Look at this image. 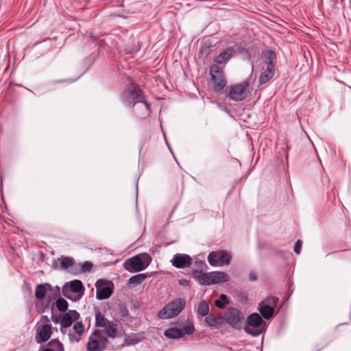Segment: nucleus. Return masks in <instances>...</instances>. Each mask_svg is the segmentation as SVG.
<instances>
[{
  "mask_svg": "<svg viewBox=\"0 0 351 351\" xmlns=\"http://www.w3.org/2000/svg\"><path fill=\"white\" fill-rule=\"evenodd\" d=\"M130 84L125 86L120 95V99L123 105L134 108L136 104L144 101L145 92L140 86L130 77Z\"/></svg>",
  "mask_w": 351,
  "mask_h": 351,
  "instance_id": "obj_1",
  "label": "nucleus"
},
{
  "mask_svg": "<svg viewBox=\"0 0 351 351\" xmlns=\"http://www.w3.org/2000/svg\"><path fill=\"white\" fill-rule=\"evenodd\" d=\"M152 257L147 253H141L128 258L123 263V267L130 273L138 272L146 269L152 262Z\"/></svg>",
  "mask_w": 351,
  "mask_h": 351,
  "instance_id": "obj_2",
  "label": "nucleus"
},
{
  "mask_svg": "<svg viewBox=\"0 0 351 351\" xmlns=\"http://www.w3.org/2000/svg\"><path fill=\"white\" fill-rule=\"evenodd\" d=\"M186 306V300L184 298H176L166 304L158 313L160 319L171 318L177 316Z\"/></svg>",
  "mask_w": 351,
  "mask_h": 351,
  "instance_id": "obj_3",
  "label": "nucleus"
},
{
  "mask_svg": "<svg viewBox=\"0 0 351 351\" xmlns=\"http://www.w3.org/2000/svg\"><path fill=\"white\" fill-rule=\"evenodd\" d=\"M224 324L226 322L232 328L240 330L244 322V315L241 311L234 307H230L224 313Z\"/></svg>",
  "mask_w": 351,
  "mask_h": 351,
  "instance_id": "obj_4",
  "label": "nucleus"
},
{
  "mask_svg": "<svg viewBox=\"0 0 351 351\" xmlns=\"http://www.w3.org/2000/svg\"><path fill=\"white\" fill-rule=\"evenodd\" d=\"M210 73L214 91L221 92L227 84L222 68L217 64H213L210 66Z\"/></svg>",
  "mask_w": 351,
  "mask_h": 351,
  "instance_id": "obj_5",
  "label": "nucleus"
},
{
  "mask_svg": "<svg viewBox=\"0 0 351 351\" xmlns=\"http://www.w3.org/2000/svg\"><path fill=\"white\" fill-rule=\"evenodd\" d=\"M96 298L99 300H103L109 298L114 291V284L110 280L104 279L98 280L95 283Z\"/></svg>",
  "mask_w": 351,
  "mask_h": 351,
  "instance_id": "obj_6",
  "label": "nucleus"
},
{
  "mask_svg": "<svg viewBox=\"0 0 351 351\" xmlns=\"http://www.w3.org/2000/svg\"><path fill=\"white\" fill-rule=\"evenodd\" d=\"M250 86L249 81L245 80L240 84L230 86L228 97L230 99L241 101L247 97V88Z\"/></svg>",
  "mask_w": 351,
  "mask_h": 351,
  "instance_id": "obj_7",
  "label": "nucleus"
},
{
  "mask_svg": "<svg viewBox=\"0 0 351 351\" xmlns=\"http://www.w3.org/2000/svg\"><path fill=\"white\" fill-rule=\"evenodd\" d=\"M262 325H265V322L258 313L250 314L247 319V325L244 327L245 331L252 336L256 337L261 334V331L258 329L253 330L250 328H258Z\"/></svg>",
  "mask_w": 351,
  "mask_h": 351,
  "instance_id": "obj_8",
  "label": "nucleus"
},
{
  "mask_svg": "<svg viewBox=\"0 0 351 351\" xmlns=\"http://www.w3.org/2000/svg\"><path fill=\"white\" fill-rule=\"evenodd\" d=\"M232 256L230 253L225 250L211 252L208 256V261L212 266H217L219 265H229L231 261Z\"/></svg>",
  "mask_w": 351,
  "mask_h": 351,
  "instance_id": "obj_9",
  "label": "nucleus"
},
{
  "mask_svg": "<svg viewBox=\"0 0 351 351\" xmlns=\"http://www.w3.org/2000/svg\"><path fill=\"white\" fill-rule=\"evenodd\" d=\"M192 262V258L185 254H176L171 260L172 265L178 269L189 267Z\"/></svg>",
  "mask_w": 351,
  "mask_h": 351,
  "instance_id": "obj_10",
  "label": "nucleus"
},
{
  "mask_svg": "<svg viewBox=\"0 0 351 351\" xmlns=\"http://www.w3.org/2000/svg\"><path fill=\"white\" fill-rule=\"evenodd\" d=\"M51 325L44 324L40 329L37 328L36 341L38 343L47 341L51 335Z\"/></svg>",
  "mask_w": 351,
  "mask_h": 351,
  "instance_id": "obj_11",
  "label": "nucleus"
},
{
  "mask_svg": "<svg viewBox=\"0 0 351 351\" xmlns=\"http://www.w3.org/2000/svg\"><path fill=\"white\" fill-rule=\"evenodd\" d=\"M192 274L200 285L204 286L210 285V272L204 273L203 268H201V269H193Z\"/></svg>",
  "mask_w": 351,
  "mask_h": 351,
  "instance_id": "obj_12",
  "label": "nucleus"
},
{
  "mask_svg": "<svg viewBox=\"0 0 351 351\" xmlns=\"http://www.w3.org/2000/svg\"><path fill=\"white\" fill-rule=\"evenodd\" d=\"M70 290L74 293L77 294L75 298V302L81 299L84 292V287L81 280H73L68 283Z\"/></svg>",
  "mask_w": 351,
  "mask_h": 351,
  "instance_id": "obj_13",
  "label": "nucleus"
},
{
  "mask_svg": "<svg viewBox=\"0 0 351 351\" xmlns=\"http://www.w3.org/2000/svg\"><path fill=\"white\" fill-rule=\"evenodd\" d=\"M205 322L210 326L219 328L224 324V318L223 316L211 313L206 317Z\"/></svg>",
  "mask_w": 351,
  "mask_h": 351,
  "instance_id": "obj_14",
  "label": "nucleus"
},
{
  "mask_svg": "<svg viewBox=\"0 0 351 351\" xmlns=\"http://www.w3.org/2000/svg\"><path fill=\"white\" fill-rule=\"evenodd\" d=\"M210 285L219 282H226L229 280V276L223 271L210 272Z\"/></svg>",
  "mask_w": 351,
  "mask_h": 351,
  "instance_id": "obj_15",
  "label": "nucleus"
},
{
  "mask_svg": "<svg viewBox=\"0 0 351 351\" xmlns=\"http://www.w3.org/2000/svg\"><path fill=\"white\" fill-rule=\"evenodd\" d=\"M262 56L264 58V62L267 66L275 68L276 62V53L273 50H265L262 52Z\"/></svg>",
  "mask_w": 351,
  "mask_h": 351,
  "instance_id": "obj_16",
  "label": "nucleus"
},
{
  "mask_svg": "<svg viewBox=\"0 0 351 351\" xmlns=\"http://www.w3.org/2000/svg\"><path fill=\"white\" fill-rule=\"evenodd\" d=\"M275 74V68L266 67V69L261 73L258 78V82L260 84H264L268 82Z\"/></svg>",
  "mask_w": 351,
  "mask_h": 351,
  "instance_id": "obj_17",
  "label": "nucleus"
},
{
  "mask_svg": "<svg viewBox=\"0 0 351 351\" xmlns=\"http://www.w3.org/2000/svg\"><path fill=\"white\" fill-rule=\"evenodd\" d=\"M93 335H95V337L99 339L101 349H102V351L104 350L106 348L107 344L108 343V335H105L104 330H101L99 329H95L93 332Z\"/></svg>",
  "mask_w": 351,
  "mask_h": 351,
  "instance_id": "obj_18",
  "label": "nucleus"
},
{
  "mask_svg": "<svg viewBox=\"0 0 351 351\" xmlns=\"http://www.w3.org/2000/svg\"><path fill=\"white\" fill-rule=\"evenodd\" d=\"M258 309L261 315V316L265 319L271 318L275 312L274 309L270 306H266L265 304H262L261 302L259 303Z\"/></svg>",
  "mask_w": 351,
  "mask_h": 351,
  "instance_id": "obj_19",
  "label": "nucleus"
},
{
  "mask_svg": "<svg viewBox=\"0 0 351 351\" xmlns=\"http://www.w3.org/2000/svg\"><path fill=\"white\" fill-rule=\"evenodd\" d=\"M104 334L110 338L114 339L118 334L117 324L114 322H110L109 324L104 327Z\"/></svg>",
  "mask_w": 351,
  "mask_h": 351,
  "instance_id": "obj_20",
  "label": "nucleus"
},
{
  "mask_svg": "<svg viewBox=\"0 0 351 351\" xmlns=\"http://www.w3.org/2000/svg\"><path fill=\"white\" fill-rule=\"evenodd\" d=\"M165 335L170 339H179L183 337L180 328L177 327H171L165 330Z\"/></svg>",
  "mask_w": 351,
  "mask_h": 351,
  "instance_id": "obj_21",
  "label": "nucleus"
},
{
  "mask_svg": "<svg viewBox=\"0 0 351 351\" xmlns=\"http://www.w3.org/2000/svg\"><path fill=\"white\" fill-rule=\"evenodd\" d=\"M93 334L89 337V341L86 345V349L88 351H102L101 349L100 343L99 339L93 338Z\"/></svg>",
  "mask_w": 351,
  "mask_h": 351,
  "instance_id": "obj_22",
  "label": "nucleus"
},
{
  "mask_svg": "<svg viewBox=\"0 0 351 351\" xmlns=\"http://www.w3.org/2000/svg\"><path fill=\"white\" fill-rule=\"evenodd\" d=\"M110 322L111 321L108 320L99 311H97L95 313V326L97 327L104 328L109 324Z\"/></svg>",
  "mask_w": 351,
  "mask_h": 351,
  "instance_id": "obj_23",
  "label": "nucleus"
},
{
  "mask_svg": "<svg viewBox=\"0 0 351 351\" xmlns=\"http://www.w3.org/2000/svg\"><path fill=\"white\" fill-rule=\"evenodd\" d=\"M197 313L202 317L208 315L209 313V305L205 300H202L197 306Z\"/></svg>",
  "mask_w": 351,
  "mask_h": 351,
  "instance_id": "obj_24",
  "label": "nucleus"
},
{
  "mask_svg": "<svg viewBox=\"0 0 351 351\" xmlns=\"http://www.w3.org/2000/svg\"><path fill=\"white\" fill-rule=\"evenodd\" d=\"M149 275L146 274H138L132 276L129 279V284L134 285H138L141 284Z\"/></svg>",
  "mask_w": 351,
  "mask_h": 351,
  "instance_id": "obj_25",
  "label": "nucleus"
},
{
  "mask_svg": "<svg viewBox=\"0 0 351 351\" xmlns=\"http://www.w3.org/2000/svg\"><path fill=\"white\" fill-rule=\"evenodd\" d=\"M230 50H231L230 49H228L227 50L223 51L221 53H220V54L218 55L215 58V62H217V64H222V63L228 61L232 56L231 53L229 52V51H230Z\"/></svg>",
  "mask_w": 351,
  "mask_h": 351,
  "instance_id": "obj_26",
  "label": "nucleus"
},
{
  "mask_svg": "<svg viewBox=\"0 0 351 351\" xmlns=\"http://www.w3.org/2000/svg\"><path fill=\"white\" fill-rule=\"evenodd\" d=\"M278 301V298L272 295H269L267 298H265L263 301H261V303H262V304H265L266 306H270L271 308L275 310V308L276 307Z\"/></svg>",
  "mask_w": 351,
  "mask_h": 351,
  "instance_id": "obj_27",
  "label": "nucleus"
},
{
  "mask_svg": "<svg viewBox=\"0 0 351 351\" xmlns=\"http://www.w3.org/2000/svg\"><path fill=\"white\" fill-rule=\"evenodd\" d=\"M55 304L58 310L60 312H66L68 309L69 304L67 301L61 297H59L56 300Z\"/></svg>",
  "mask_w": 351,
  "mask_h": 351,
  "instance_id": "obj_28",
  "label": "nucleus"
},
{
  "mask_svg": "<svg viewBox=\"0 0 351 351\" xmlns=\"http://www.w3.org/2000/svg\"><path fill=\"white\" fill-rule=\"evenodd\" d=\"M140 341L136 334L126 335L124 339V343L128 346H132L138 343Z\"/></svg>",
  "mask_w": 351,
  "mask_h": 351,
  "instance_id": "obj_29",
  "label": "nucleus"
},
{
  "mask_svg": "<svg viewBox=\"0 0 351 351\" xmlns=\"http://www.w3.org/2000/svg\"><path fill=\"white\" fill-rule=\"evenodd\" d=\"M47 346L53 349V350L64 351L63 345L58 339H53L48 343Z\"/></svg>",
  "mask_w": 351,
  "mask_h": 351,
  "instance_id": "obj_30",
  "label": "nucleus"
},
{
  "mask_svg": "<svg viewBox=\"0 0 351 351\" xmlns=\"http://www.w3.org/2000/svg\"><path fill=\"white\" fill-rule=\"evenodd\" d=\"M46 289L43 284L38 285L35 291V297L38 300H43L46 295Z\"/></svg>",
  "mask_w": 351,
  "mask_h": 351,
  "instance_id": "obj_31",
  "label": "nucleus"
},
{
  "mask_svg": "<svg viewBox=\"0 0 351 351\" xmlns=\"http://www.w3.org/2000/svg\"><path fill=\"white\" fill-rule=\"evenodd\" d=\"M228 304V300L225 294H221L219 296V298L215 301V306L220 309L224 308L226 305Z\"/></svg>",
  "mask_w": 351,
  "mask_h": 351,
  "instance_id": "obj_32",
  "label": "nucleus"
},
{
  "mask_svg": "<svg viewBox=\"0 0 351 351\" xmlns=\"http://www.w3.org/2000/svg\"><path fill=\"white\" fill-rule=\"evenodd\" d=\"M72 323L71 316L68 313H64L60 321L62 328H69L71 326Z\"/></svg>",
  "mask_w": 351,
  "mask_h": 351,
  "instance_id": "obj_33",
  "label": "nucleus"
},
{
  "mask_svg": "<svg viewBox=\"0 0 351 351\" xmlns=\"http://www.w3.org/2000/svg\"><path fill=\"white\" fill-rule=\"evenodd\" d=\"M74 265V259L68 256H62L61 267L63 269H67Z\"/></svg>",
  "mask_w": 351,
  "mask_h": 351,
  "instance_id": "obj_34",
  "label": "nucleus"
},
{
  "mask_svg": "<svg viewBox=\"0 0 351 351\" xmlns=\"http://www.w3.org/2000/svg\"><path fill=\"white\" fill-rule=\"evenodd\" d=\"M180 330L182 333H183L184 337L185 335H191L193 334V332H195V327L193 324L191 322L180 328Z\"/></svg>",
  "mask_w": 351,
  "mask_h": 351,
  "instance_id": "obj_35",
  "label": "nucleus"
},
{
  "mask_svg": "<svg viewBox=\"0 0 351 351\" xmlns=\"http://www.w3.org/2000/svg\"><path fill=\"white\" fill-rule=\"evenodd\" d=\"M210 46L206 44L202 45L199 50V56L204 58H206L210 53Z\"/></svg>",
  "mask_w": 351,
  "mask_h": 351,
  "instance_id": "obj_36",
  "label": "nucleus"
},
{
  "mask_svg": "<svg viewBox=\"0 0 351 351\" xmlns=\"http://www.w3.org/2000/svg\"><path fill=\"white\" fill-rule=\"evenodd\" d=\"M71 292H72V291H71V290H70L68 283H66L62 287V295L69 300L75 301V298H73L72 296L71 295Z\"/></svg>",
  "mask_w": 351,
  "mask_h": 351,
  "instance_id": "obj_37",
  "label": "nucleus"
},
{
  "mask_svg": "<svg viewBox=\"0 0 351 351\" xmlns=\"http://www.w3.org/2000/svg\"><path fill=\"white\" fill-rule=\"evenodd\" d=\"M73 329L75 332L81 336L84 332V326L82 322H77L73 325Z\"/></svg>",
  "mask_w": 351,
  "mask_h": 351,
  "instance_id": "obj_38",
  "label": "nucleus"
},
{
  "mask_svg": "<svg viewBox=\"0 0 351 351\" xmlns=\"http://www.w3.org/2000/svg\"><path fill=\"white\" fill-rule=\"evenodd\" d=\"M93 265L92 264V263L89 261H86L83 263H80L82 273L90 271L93 268Z\"/></svg>",
  "mask_w": 351,
  "mask_h": 351,
  "instance_id": "obj_39",
  "label": "nucleus"
},
{
  "mask_svg": "<svg viewBox=\"0 0 351 351\" xmlns=\"http://www.w3.org/2000/svg\"><path fill=\"white\" fill-rule=\"evenodd\" d=\"M53 305H54L53 303H51L50 301L48 300L47 302L46 303V304H42V305L40 306V308L38 309V313L40 314H41V313H44L48 308H51V311H53Z\"/></svg>",
  "mask_w": 351,
  "mask_h": 351,
  "instance_id": "obj_40",
  "label": "nucleus"
},
{
  "mask_svg": "<svg viewBox=\"0 0 351 351\" xmlns=\"http://www.w3.org/2000/svg\"><path fill=\"white\" fill-rule=\"evenodd\" d=\"M70 272L73 274H78L82 273L80 263H75L74 262V265L71 266Z\"/></svg>",
  "mask_w": 351,
  "mask_h": 351,
  "instance_id": "obj_41",
  "label": "nucleus"
},
{
  "mask_svg": "<svg viewBox=\"0 0 351 351\" xmlns=\"http://www.w3.org/2000/svg\"><path fill=\"white\" fill-rule=\"evenodd\" d=\"M119 310L121 317H125L129 315V311L125 304H120Z\"/></svg>",
  "mask_w": 351,
  "mask_h": 351,
  "instance_id": "obj_42",
  "label": "nucleus"
},
{
  "mask_svg": "<svg viewBox=\"0 0 351 351\" xmlns=\"http://www.w3.org/2000/svg\"><path fill=\"white\" fill-rule=\"evenodd\" d=\"M302 245V241L301 240L299 239L295 242V245H294V250H293L295 254H300Z\"/></svg>",
  "mask_w": 351,
  "mask_h": 351,
  "instance_id": "obj_43",
  "label": "nucleus"
},
{
  "mask_svg": "<svg viewBox=\"0 0 351 351\" xmlns=\"http://www.w3.org/2000/svg\"><path fill=\"white\" fill-rule=\"evenodd\" d=\"M60 296V288L58 289V291H55L51 295H49L48 300L51 302L54 300H57Z\"/></svg>",
  "mask_w": 351,
  "mask_h": 351,
  "instance_id": "obj_44",
  "label": "nucleus"
},
{
  "mask_svg": "<svg viewBox=\"0 0 351 351\" xmlns=\"http://www.w3.org/2000/svg\"><path fill=\"white\" fill-rule=\"evenodd\" d=\"M67 313L71 316L72 320H77L80 318V313L75 310H70Z\"/></svg>",
  "mask_w": 351,
  "mask_h": 351,
  "instance_id": "obj_45",
  "label": "nucleus"
},
{
  "mask_svg": "<svg viewBox=\"0 0 351 351\" xmlns=\"http://www.w3.org/2000/svg\"><path fill=\"white\" fill-rule=\"evenodd\" d=\"M139 103H143V104L145 105V108H146L147 110L148 111V112H151V110H152V107H151L150 104H149V103L147 102V97H146V95H144V101H140Z\"/></svg>",
  "mask_w": 351,
  "mask_h": 351,
  "instance_id": "obj_46",
  "label": "nucleus"
},
{
  "mask_svg": "<svg viewBox=\"0 0 351 351\" xmlns=\"http://www.w3.org/2000/svg\"><path fill=\"white\" fill-rule=\"evenodd\" d=\"M195 265L197 266V267L199 268V269H201V268H203V269L205 268L206 269L207 268V265L205 263L204 261H195Z\"/></svg>",
  "mask_w": 351,
  "mask_h": 351,
  "instance_id": "obj_47",
  "label": "nucleus"
},
{
  "mask_svg": "<svg viewBox=\"0 0 351 351\" xmlns=\"http://www.w3.org/2000/svg\"><path fill=\"white\" fill-rule=\"evenodd\" d=\"M249 280L250 281H255L257 280V274L255 271H250L249 273Z\"/></svg>",
  "mask_w": 351,
  "mask_h": 351,
  "instance_id": "obj_48",
  "label": "nucleus"
},
{
  "mask_svg": "<svg viewBox=\"0 0 351 351\" xmlns=\"http://www.w3.org/2000/svg\"><path fill=\"white\" fill-rule=\"evenodd\" d=\"M61 319H62V317L60 315H55L52 313L51 319L54 323L58 324V323L60 322Z\"/></svg>",
  "mask_w": 351,
  "mask_h": 351,
  "instance_id": "obj_49",
  "label": "nucleus"
},
{
  "mask_svg": "<svg viewBox=\"0 0 351 351\" xmlns=\"http://www.w3.org/2000/svg\"><path fill=\"white\" fill-rule=\"evenodd\" d=\"M41 321L43 322H45V324H50V319L47 315H42L41 316Z\"/></svg>",
  "mask_w": 351,
  "mask_h": 351,
  "instance_id": "obj_50",
  "label": "nucleus"
},
{
  "mask_svg": "<svg viewBox=\"0 0 351 351\" xmlns=\"http://www.w3.org/2000/svg\"><path fill=\"white\" fill-rule=\"evenodd\" d=\"M44 285L45 289H46V291H52L53 287L49 283H44L43 284Z\"/></svg>",
  "mask_w": 351,
  "mask_h": 351,
  "instance_id": "obj_51",
  "label": "nucleus"
},
{
  "mask_svg": "<svg viewBox=\"0 0 351 351\" xmlns=\"http://www.w3.org/2000/svg\"><path fill=\"white\" fill-rule=\"evenodd\" d=\"M179 284L183 286H187L189 285V281L185 279L180 280Z\"/></svg>",
  "mask_w": 351,
  "mask_h": 351,
  "instance_id": "obj_52",
  "label": "nucleus"
},
{
  "mask_svg": "<svg viewBox=\"0 0 351 351\" xmlns=\"http://www.w3.org/2000/svg\"><path fill=\"white\" fill-rule=\"evenodd\" d=\"M97 44L99 45V47H101L104 45L105 42L104 40H98Z\"/></svg>",
  "mask_w": 351,
  "mask_h": 351,
  "instance_id": "obj_53",
  "label": "nucleus"
},
{
  "mask_svg": "<svg viewBox=\"0 0 351 351\" xmlns=\"http://www.w3.org/2000/svg\"><path fill=\"white\" fill-rule=\"evenodd\" d=\"M42 351H54L53 349L51 348H46L45 349H43Z\"/></svg>",
  "mask_w": 351,
  "mask_h": 351,
  "instance_id": "obj_54",
  "label": "nucleus"
},
{
  "mask_svg": "<svg viewBox=\"0 0 351 351\" xmlns=\"http://www.w3.org/2000/svg\"><path fill=\"white\" fill-rule=\"evenodd\" d=\"M91 38L93 42L97 41V38L95 37L93 34H91Z\"/></svg>",
  "mask_w": 351,
  "mask_h": 351,
  "instance_id": "obj_55",
  "label": "nucleus"
},
{
  "mask_svg": "<svg viewBox=\"0 0 351 351\" xmlns=\"http://www.w3.org/2000/svg\"><path fill=\"white\" fill-rule=\"evenodd\" d=\"M69 337L71 340H73L75 338V335L73 334H69Z\"/></svg>",
  "mask_w": 351,
  "mask_h": 351,
  "instance_id": "obj_56",
  "label": "nucleus"
},
{
  "mask_svg": "<svg viewBox=\"0 0 351 351\" xmlns=\"http://www.w3.org/2000/svg\"><path fill=\"white\" fill-rule=\"evenodd\" d=\"M75 340L76 341H79L80 340V337L75 338Z\"/></svg>",
  "mask_w": 351,
  "mask_h": 351,
  "instance_id": "obj_57",
  "label": "nucleus"
},
{
  "mask_svg": "<svg viewBox=\"0 0 351 351\" xmlns=\"http://www.w3.org/2000/svg\"><path fill=\"white\" fill-rule=\"evenodd\" d=\"M58 288H60L58 286H56V288H55V289H56V291H58Z\"/></svg>",
  "mask_w": 351,
  "mask_h": 351,
  "instance_id": "obj_58",
  "label": "nucleus"
},
{
  "mask_svg": "<svg viewBox=\"0 0 351 351\" xmlns=\"http://www.w3.org/2000/svg\"><path fill=\"white\" fill-rule=\"evenodd\" d=\"M334 1H337V0H333Z\"/></svg>",
  "mask_w": 351,
  "mask_h": 351,
  "instance_id": "obj_59",
  "label": "nucleus"
}]
</instances>
